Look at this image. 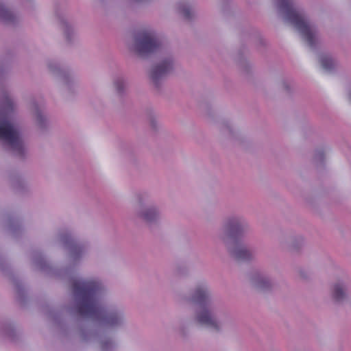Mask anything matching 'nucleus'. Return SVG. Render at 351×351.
<instances>
[{"instance_id":"4","label":"nucleus","mask_w":351,"mask_h":351,"mask_svg":"<svg viewBox=\"0 0 351 351\" xmlns=\"http://www.w3.org/2000/svg\"><path fill=\"white\" fill-rule=\"evenodd\" d=\"M136 40V51L142 56L156 51L160 45L155 34L150 30L140 32Z\"/></svg>"},{"instance_id":"11","label":"nucleus","mask_w":351,"mask_h":351,"mask_svg":"<svg viewBox=\"0 0 351 351\" xmlns=\"http://www.w3.org/2000/svg\"><path fill=\"white\" fill-rule=\"evenodd\" d=\"M344 297L343 290L340 285H335L334 286L333 298L337 301L341 300Z\"/></svg>"},{"instance_id":"5","label":"nucleus","mask_w":351,"mask_h":351,"mask_svg":"<svg viewBox=\"0 0 351 351\" xmlns=\"http://www.w3.org/2000/svg\"><path fill=\"white\" fill-rule=\"evenodd\" d=\"M172 69L171 61L169 60L162 62L158 65L154 66L152 71L151 77L156 83L157 80L164 76Z\"/></svg>"},{"instance_id":"2","label":"nucleus","mask_w":351,"mask_h":351,"mask_svg":"<svg viewBox=\"0 0 351 351\" xmlns=\"http://www.w3.org/2000/svg\"><path fill=\"white\" fill-rule=\"evenodd\" d=\"M12 99L6 97L0 117V140L7 143L13 150L22 154L23 147L19 132L10 121L8 117L13 110Z\"/></svg>"},{"instance_id":"17","label":"nucleus","mask_w":351,"mask_h":351,"mask_svg":"<svg viewBox=\"0 0 351 351\" xmlns=\"http://www.w3.org/2000/svg\"><path fill=\"white\" fill-rule=\"evenodd\" d=\"M265 282H265V281H263H263H261V282H259L258 286H259V287H264V285H262V284H264V283H265Z\"/></svg>"},{"instance_id":"9","label":"nucleus","mask_w":351,"mask_h":351,"mask_svg":"<svg viewBox=\"0 0 351 351\" xmlns=\"http://www.w3.org/2000/svg\"><path fill=\"white\" fill-rule=\"evenodd\" d=\"M320 62L322 67L326 70H330L334 66L333 60L328 56H322Z\"/></svg>"},{"instance_id":"16","label":"nucleus","mask_w":351,"mask_h":351,"mask_svg":"<svg viewBox=\"0 0 351 351\" xmlns=\"http://www.w3.org/2000/svg\"><path fill=\"white\" fill-rule=\"evenodd\" d=\"M115 86H116V88L117 89L118 91H121V90L122 86H121V83L116 82L115 83Z\"/></svg>"},{"instance_id":"14","label":"nucleus","mask_w":351,"mask_h":351,"mask_svg":"<svg viewBox=\"0 0 351 351\" xmlns=\"http://www.w3.org/2000/svg\"><path fill=\"white\" fill-rule=\"evenodd\" d=\"M181 12L183 14V16L186 19H191V9L189 8V7H182L181 8Z\"/></svg>"},{"instance_id":"7","label":"nucleus","mask_w":351,"mask_h":351,"mask_svg":"<svg viewBox=\"0 0 351 351\" xmlns=\"http://www.w3.org/2000/svg\"><path fill=\"white\" fill-rule=\"evenodd\" d=\"M231 252L237 260L245 261L250 259L251 257V253L250 251L243 247H237L232 250Z\"/></svg>"},{"instance_id":"12","label":"nucleus","mask_w":351,"mask_h":351,"mask_svg":"<svg viewBox=\"0 0 351 351\" xmlns=\"http://www.w3.org/2000/svg\"><path fill=\"white\" fill-rule=\"evenodd\" d=\"M11 17L10 12L3 5H0V18L7 20Z\"/></svg>"},{"instance_id":"15","label":"nucleus","mask_w":351,"mask_h":351,"mask_svg":"<svg viewBox=\"0 0 351 351\" xmlns=\"http://www.w3.org/2000/svg\"><path fill=\"white\" fill-rule=\"evenodd\" d=\"M119 317L117 315H112L108 317L107 322L111 325H114L118 323Z\"/></svg>"},{"instance_id":"1","label":"nucleus","mask_w":351,"mask_h":351,"mask_svg":"<svg viewBox=\"0 0 351 351\" xmlns=\"http://www.w3.org/2000/svg\"><path fill=\"white\" fill-rule=\"evenodd\" d=\"M72 288L75 295L81 298L77 306L80 315L92 318L102 317L104 311L97 300V295L101 289L99 282L75 280Z\"/></svg>"},{"instance_id":"13","label":"nucleus","mask_w":351,"mask_h":351,"mask_svg":"<svg viewBox=\"0 0 351 351\" xmlns=\"http://www.w3.org/2000/svg\"><path fill=\"white\" fill-rule=\"evenodd\" d=\"M156 216V212L154 209H149L143 215L144 219L147 221L153 220Z\"/></svg>"},{"instance_id":"3","label":"nucleus","mask_w":351,"mask_h":351,"mask_svg":"<svg viewBox=\"0 0 351 351\" xmlns=\"http://www.w3.org/2000/svg\"><path fill=\"white\" fill-rule=\"evenodd\" d=\"M278 8L283 11L287 19L300 32L310 47L315 44V33L305 20L304 15L295 9L290 0H277Z\"/></svg>"},{"instance_id":"10","label":"nucleus","mask_w":351,"mask_h":351,"mask_svg":"<svg viewBox=\"0 0 351 351\" xmlns=\"http://www.w3.org/2000/svg\"><path fill=\"white\" fill-rule=\"evenodd\" d=\"M227 228L228 232L233 234L240 230L241 226L237 220L233 219L228 222Z\"/></svg>"},{"instance_id":"8","label":"nucleus","mask_w":351,"mask_h":351,"mask_svg":"<svg viewBox=\"0 0 351 351\" xmlns=\"http://www.w3.org/2000/svg\"><path fill=\"white\" fill-rule=\"evenodd\" d=\"M208 298L206 290L204 287H198L194 294L193 300L199 304H205Z\"/></svg>"},{"instance_id":"6","label":"nucleus","mask_w":351,"mask_h":351,"mask_svg":"<svg viewBox=\"0 0 351 351\" xmlns=\"http://www.w3.org/2000/svg\"><path fill=\"white\" fill-rule=\"evenodd\" d=\"M198 322L202 324H205L211 326L213 328L218 330L217 324L210 313L206 311H202L197 316Z\"/></svg>"}]
</instances>
